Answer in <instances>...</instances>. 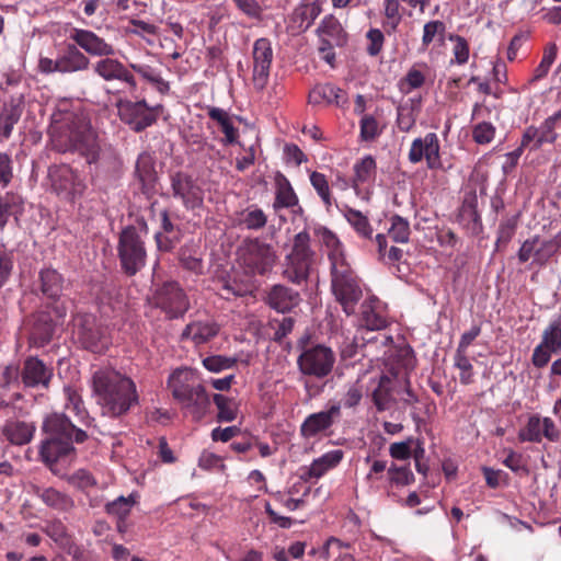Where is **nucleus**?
<instances>
[{
	"mask_svg": "<svg viewBox=\"0 0 561 561\" xmlns=\"http://www.w3.org/2000/svg\"><path fill=\"white\" fill-rule=\"evenodd\" d=\"M69 401L72 404L71 410L79 416L80 423L87 428H96L94 417L90 416L89 413L82 407V400L75 392L69 394Z\"/></svg>",
	"mask_w": 561,
	"mask_h": 561,
	"instance_id": "0e129e2a",
	"label": "nucleus"
},
{
	"mask_svg": "<svg viewBox=\"0 0 561 561\" xmlns=\"http://www.w3.org/2000/svg\"><path fill=\"white\" fill-rule=\"evenodd\" d=\"M15 266V251L0 241V290L9 284Z\"/></svg>",
	"mask_w": 561,
	"mask_h": 561,
	"instance_id": "de8ad7c7",
	"label": "nucleus"
},
{
	"mask_svg": "<svg viewBox=\"0 0 561 561\" xmlns=\"http://www.w3.org/2000/svg\"><path fill=\"white\" fill-rule=\"evenodd\" d=\"M65 318L58 319L50 309H43L32 316L30 329V343L35 347H44L49 344L61 325Z\"/></svg>",
	"mask_w": 561,
	"mask_h": 561,
	"instance_id": "6ab92c4d",
	"label": "nucleus"
},
{
	"mask_svg": "<svg viewBox=\"0 0 561 561\" xmlns=\"http://www.w3.org/2000/svg\"><path fill=\"white\" fill-rule=\"evenodd\" d=\"M216 286L219 295L226 300L242 297L247 294L244 285L230 276L218 278Z\"/></svg>",
	"mask_w": 561,
	"mask_h": 561,
	"instance_id": "603ef678",
	"label": "nucleus"
},
{
	"mask_svg": "<svg viewBox=\"0 0 561 561\" xmlns=\"http://www.w3.org/2000/svg\"><path fill=\"white\" fill-rule=\"evenodd\" d=\"M321 242L327 247L331 262V291L346 313L351 314V265L343 244L337 236L327 227L314 230Z\"/></svg>",
	"mask_w": 561,
	"mask_h": 561,
	"instance_id": "20e7f679",
	"label": "nucleus"
},
{
	"mask_svg": "<svg viewBox=\"0 0 561 561\" xmlns=\"http://www.w3.org/2000/svg\"><path fill=\"white\" fill-rule=\"evenodd\" d=\"M23 211L22 198L13 193L0 195V230H3L11 216L19 219Z\"/></svg>",
	"mask_w": 561,
	"mask_h": 561,
	"instance_id": "37998d69",
	"label": "nucleus"
},
{
	"mask_svg": "<svg viewBox=\"0 0 561 561\" xmlns=\"http://www.w3.org/2000/svg\"><path fill=\"white\" fill-rule=\"evenodd\" d=\"M253 75L252 81L255 90L262 91L270 78V71L273 62L272 43L266 37L257 38L253 44Z\"/></svg>",
	"mask_w": 561,
	"mask_h": 561,
	"instance_id": "aec40b11",
	"label": "nucleus"
},
{
	"mask_svg": "<svg viewBox=\"0 0 561 561\" xmlns=\"http://www.w3.org/2000/svg\"><path fill=\"white\" fill-rule=\"evenodd\" d=\"M172 197L180 201L186 210H195L204 205V190L197 179L184 171L170 173Z\"/></svg>",
	"mask_w": 561,
	"mask_h": 561,
	"instance_id": "4468645a",
	"label": "nucleus"
},
{
	"mask_svg": "<svg viewBox=\"0 0 561 561\" xmlns=\"http://www.w3.org/2000/svg\"><path fill=\"white\" fill-rule=\"evenodd\" d=\"M446 24L440 20H432L424 24L421 51H425L428 47L436 43L438 46L445 45Z\"/></svg>",
	"mask_w": 561,
	"mask_h": 561,
	"instance_id": "79ce46f5",
	"label": "nucleus"
},
{
	"mask_svg": "<svg viewBox=\"0 0 561 561\" xmlns=\"http://www.w3.org/2000/svg\"><path fill=\"white\" fill-rule=\"evenodd\" d=\"M388 325L387 318L380 306L378 298H369L362 305V313L353 336V357L356 348L364 346L366 343L375 341L376 336L371 333L385 329Z\"/></svg>",
	"mask_w": 561,
	"mask_h": 561,
	"instance_id": "f8f14e48",
	"label": "nucleus"
},
{
	"mask_svg": "<svg viewBox=\"0 0 561 561\" xmlns=\"http://www.w3.org/2000/svg\"><path fill=\"white\" fill-rule=\"evenodd\" d=\"M358 126V141L367 146L375 144L386 128L382 114L379 111H375L371 114H363L359 118Z\"/></svg>",
	"mask_w": 561,
	"mask_h": 561,
	"instance_id": "72a5a7b5",
	"label": "nucleus"
},
{
	"mask_svg": "<svg viewBox=\"0 0 561 561\" xmlns=\"http://www.w3.org/2000/svg\"><path fill=\"white\" fill-rule=\"evenodd\" d=\"M419 65H414L409 69L407 75L401 79L399 83L400 91L408 94L414 89L421 88L425 83V76L424 73L417 69ZM420 66H423L426 68V64H421Z\"/></svg>",
	"mask_w": 561,
	"mask_h": 561,
	"instance_id": "6e6d98bb",
	"label": "nucleus"
},
{
	"mask_svg": "<svg viewBox=\"0 0 561 561\" xmlns=\"http://www.w3.org/2000/svg\"><path fill=\"white\" fill-rule=\"evenodd\" d=\"M93 72L106 82L119 81L129 90L137 89V81L130 68L113 56H103L92 65Z\"/></svg>",
	"mask_w": 561,
	"mask_h": 561,
	"instance_id": "412c9836",
	"label": "nucleus"
},
{
	"mask_svg": "<svg viewBox=\"0 0 561 561\" xmlns=\"http://www.w3.org/2000/svg\"><path fill=\"white\" fill-rule=\"evenodd\" d=\"M353 186L371 185L377 176V162L371 154L358 159L353 165Z\"/></svg>",
	"mask_w": 561,
	"mask_h": 561,
	"instance_id": "4c0bfd02",
	"label": "nucleus"
},
{
	"mask_svg": "<svg viewBox=\"0 0 561 561\" xmlns=\"http://www.w3.org/2000/svg\"><path fill=\"white\" fill-rule=\"evenodd\" d=\"M61 75L87 71L90 68V58L73 43L65 44L58 51Z\"/></svg>",
	"mask_w": 561,
	"mask_h": 561,
	"instance_id": "c85d7f7f",
	"label": "nucleus"
},
{
	"mask_svg": "<svg viewBox=\"0 0 561 561\" xmlns=\"http://www.w3.org/2000/svg\"><path fill=\"white\" fill-rule=\"evenodd\" d=\"M49 133L54 148L59 152H78L89 164L102 172L116 175L122 160L114 151H101L98 136L91 125L73 112H56L51 115Z\"/></svg>",
	"mask_w": 561,
	"mask_h": 561,
	"instance_id": "f257e3e1",
	"label": "nucleus"
},
{
	"mask_svg": "<svg viewBox=\"0 0 561 561\" xmlns=\"http://www.w3.org/2000/svg\"><path fill=\"white\" fill-rule=\"evenodd\" d=\"M13 179V161L8 152H0V187H7Z\"/></svg>",
	"mask_w": 561,
	"mask_h": 561,
	"instance_id": "774afa93",
	"label": "nucleus"
},
{
	"mask_svg": "<svg viewBox=\"0 0 561 561\" xmlns=\"http://www.w3.org/2000/svg\"><path fill=\"white\" fill-rule=\"evenodd\" d=\"M117 257L121 271L127 277L137 275L147 263V249L145 240L131 226L124 227L117 241Z\"/></svg>",
	"mask_w": 561,
	"mask_h": 561,
	"instance_id": "6e6552de",
	"label": "nucleus"
},
{
	"mask_svg": "<svg viewBox=\"0 0 561 561\" xmlns=\"http://www.w3.org/2000/svg\"><path fill=\"white\" fill-rule=\"evenodd\" d=\"M356 382L360 390L366 387V391H370L371 399L378 411H385L389 408L391 402L390 377L379 369H370L363 376H359Z\"/></svg>",
	"mask_w": 561,
	"mask_h": 561,
	"instance_id": "dca6fc26",
	"label": "nucleus"
},
{
	"mask_svg": "<svg viewBox=\"0 0 561 561\" xmlns=\"http://www.w3.org/2000/svg\"><path fill=\"white\" fill-rule=\"evenodd\" d=\"M554 354L561 351V317L552 320L542 332L541 342Z\"/></svg>",
	"mask_w": 561,
	"mask_h": 561,
	"instance_id": "3c124183",
	"label": "nucleus"
},
{
	"mask_svg": "<svg viewBox=\"0 0 561 561\" xmlns=\"http://www.w3.org/2000/svg\"><path fill=\"white\" fill-rule=\"evenodd\" d=\"M448 39L454 43L453 54L457 65H465L469 60L470 48L467 39L457 34H449Z\"/></svg>",
	"mask_w": 561,
	"mask_h": 561,
	"instance_id": "680f3d73",
	"label": "nucleus"
},
{
	"mask_svg": "<svg viewBox=\"0 0 561 561\" xmlns=\"http://www.w3.org/2000/svg\"><path fill=\"white\" fill-rule=\"evenodd\" d=\"M213 401L218 409V422H232L238 416V404L232 398H228L220 393H215Z\"/></svg>",
	"mask_w": 561,
	"mask_h": 561,
	"instance_id": "8fccbe9b",
	"label": "nucleus"
},
{
	"mask_svg": "<svg viewBox=\"0 0 561 561\" xmlns=\"http://www.w3.org/2000/svg\"><path fill=\"white\" fill-rule=\"evenodd\" d=\"M196 345L205 344L219 333V325L214 321H194Z\"/></svg>",
	"mask_w": 561,
	"mask_h": 561,
	"instance_id": "13d9d810",
	"label": "nucleus"
},
{
	"mask_svg": "<svg viewBox=\"0 0 561 561\" xmlns=\"http://www.w3.org/2000/svg\"><path fill=\"white\" fill-rule=\"evenodd\" d=\"M153 304L169 320L183 318L190 309V300L181 285L175 280H167L157 285Z\"/></svg>",
	"mask_w": 561,
	"mask_h": 561,
	"instance_id": "ddd939ff",
	"label": "nucleus"
},
{
	"mask_svg": "<svg viewBox=\"0 0 561 561\" xmlns=\"http://www.w3.org/2000/svg\"><path fill=\"white\" fill-rule=\"evenodd\" d=\"M64 276L55 268L45 267L38 272L32 291L41 299L43 306L50 309L60 319L66 318L68 300L64 297Z\"/></svg>",
	"mask_w": 561,
	"mask_h": 561,
	"instance_id": "0eeeda50",
	"label": "nucleus"
},
{
	"mask_svg": "<svg viewBox=\"0 0 561 561\" xmlns=\"http://www.w3.org/2000/svg\"><path fill=\"white\" fill-rule=\"evenodd\" d=\"M69 39L87 56L101 58L115 55V47L91 30L72 27Z\"/></svg>",
	"mask_w": 561,
	"mask_h": 561,
	"instance_id": "4be33fe9",
	"label": "nucleus"
},
{
	"mask_svg": "<svg viewBox=\"0 0 561 561\" xmlns=\"http://www.w3.org/2000/svg\"><path fill=\"white\" fill-rule=\"evenodd\" d=\"M321 7L318 2L301 3L293 13V20L301 31H307L320 15Z\"/></svg>",
	"mask_w": 561,
	"mask_h": 561,
	"instance_id": "a18cd8bd",
	"label": "nucleus"
},
{
	"mask_svg": "<svg viewBox=\"0 0 561 561\" xmlns=\"http://www.w3.org/2000/svg\"><path fill=\"white\" fill-rule=\"evenodd\" d=\"M135 176L140 183V191L147 198L156 193L158 173L156 171V161L151 153L142 151L139 153L135 164Z\"/></svg>",
	"mask_w": 561,
	"mask_h": 561,
	"instance_id": "bb28decb",
	"label": "nucleus"
},
{
	"mask_svg": "<svg viewBox=\"0 0 561 561\" xmlns=\"http://www.w3.org/2000/svg\"><path fill=\"white\" fill-rule=\"evenodd\" d=\"M159 252H171L180 241V228L172 221L168 209L159 213V229L153 236Z\"/></svg>",
	"mask_w": 561,
	"mask_h": 561,
	"instance_id": "cd10ccee",
	"label": "nucleus"
},
{
	"mask_svg": "<svg viewBox=\"0 0 561 561\" xmlns=\"http://www.w3.org/2000/svg\"><path fill=\"white\" fill-rule=\"evenodd\" d=\"M317 32L321 38L320 53L332 49L333 46L342 47L347 43V33L343 30L341 23L332 15L325 16Z\"/></svg>",
	"mask_w": 561,
	"mask_h": 561,
	"instance_id": "c756f323",
	"label": "nucleus"
},
{
	"mask_svg": "<svg viewBox=\"0 0 561 561\" xmlns=\"http://www.w3.org/2000/svg\"><path fill=\"white\" fill-rule=\"evenodd\" d=\"M298 205V197L289 180L279 171L275 174V199L273 207L275 210L280 208H291Z\"/></svg>",
	"mask_w": 561,
	"mask_h": 561,
	"instance_id": "f704fd0d",
	"label": "nucleus"
},
{
	"mask_svg": "<svg viewBox=\"0 0 561 561\" xmlns=\"http://www.w3.org/2000/svg\"><path fill=\"white\" fill-rule=\"evenodd\" d=\"M35 493L47 506L54 510L67 512L73 507V501L54 488H37Z\"/></svg>",
	"mask_w": 561,
	"mask_h": 561,
	"instance_id": "c03bdc74",
	"label": "nucleus"
},
{
	"mask_svg": "<svg viewBox=\"0 0 561 561\" xmlns=\"http://www.w3.org/2000/svg\"><path fill=\"white\" fill-rule=\"evenodd\" d=\"M348 101V94L345 90L336 87L334 83H324L314 87L309 93V103L311 104H334L344 108Z\"/></svg>",
	"mask_w": 561,
	"mask_h": 561,
	"instance_id": "473e14b6",
	"label": "nucleus"
},
{
	"mask_svg": "<svg viewBox=\"0 0 561 561\" xmlns=\"http://www.w3.org/2000/svg\"><path fill=\"white\" fill-rule=\"evenodd\" d=\"M238 261L249 275H265L272 271L277 255L271 244L259 238H247L237 251Z\"/></svg>",
	"mask_w": 561,
	"mask_h": 561,
	"instance_id": "1a4fd4ad",
	"label": "nucleus"
},
{
	"mask_svg": "<svg viewBox=\"0 0 561 561\" xmlns=\"http://www.w3.org/2000/svg\"><path fill=\"white\" fill-rule=\"evenodd\" d=\"M518 438L522 442L537 444L541 443L543 438L550 443H558L561 439V430L551 417L533 414L525 427L520 430Z\"/></svg>",
	"mask_w": 561,
	"mask_h": 561,
	"instance_id": "a211bd4d",
	"label": "nucleus"
},
{
	"mask_svg": "<svg viewBox=\"0 0 561 561\" xmlns=\"http://www.w3.org/2000/svg\"><path fill=\"white\" fill-rule=\"evenodd\" d=\"M495 136V127L488 122L477 124L472 129V138L479 145L490 144Z\"/></svg>",
	"mask_w": 561,
	"mask_h": 561,
	"instance_id": "69168bd1",
	"label": "nucleus"
},
{
	"mask_svg": "<svg viewBox=\"0 0 561 561\" xmlns=\"http://www.w3.org/2000/svg\"><path fill=\"white\" fill-rule=\"evenodd\" d=\"M388 236L394 242L407 243L410 237L409 221L399 215L392 216Z\"/></svg>",
	"mask_w": 561,
	"mask_h": 561,
	"instance_id": "4d7b16f0",
	"label": "nucleus"
},
{
	"mask_svg": "<svg viewBox=\"0 0 561 561\" xmlns=\"http://www.w3.org/2000/svg\"><path fill=\"white\" fill-rule=\"evenodd\" d=\"M539 238L534 237L533 239H527L522 244L518 251V260L522 263H526L531 256L535 257L537 262H545L552 254L554 244L552 241H546L542 245L536 250V244L538 243Z\"/></svg>",
	"mask_w": 561,
	"mask_h": 561,
	"instance_id": "58836bf2",
	"label": "nucleus"
},
{
	"mask_svg": "<svg viewBox=\"0 0 561 561\" xmlns=\"http://www.w3.org/2000/svg\"><path fill=\"white\" fill-rule=\"evenodd\" d=\"M137 503V495L131 493L128 496L121 495L114 501L107 502L105 512L116 518H127L133 506Z\"/></svg>",
	"mask_w": 561,
	"mask_h": 561,
	"instance_id": "09e8293b",
	"label": "nucleus"
},
{
	"mask_svg": "<svg viewBox=\"0 0 561 561\" xmlns=\"http://www.w3.org/2000/svg\"><path fill=\"white\" fill-rule=\"evenodd\" d=\"M300 295L297 290L285 285L277 284L270 288L265 302L272 309L280 313L290 312L300 302Z\"/></svg>",
	"mask_w": 561,
	"mask_h": 561,
	"instance_id": "7c9ffc66",
	"label": "nucleus"
},
{
	"mask_svg": "<svg viewBox=\"0 0 561 561\" xmlns=\"http://www.w3.org/2000/svg\"><path fill=\"white\" fill-rule=\"evenodd\" d=\"M179 261L181 266L196 275L204 273V263L201 248L194 242H187L179 250Z\"/></svg>",
	"mask_w": 561,
	"mask_h": 561,
	"instance_id": "c9c22d12",
	"label": "nucleus"
},
{
	"mask_svg": "<svg viewBox=\"0 0 561 561\" xmlns=\"http://www.w3.org/2000/svg\"><path fill=\"white\" fill-rule=\"evenodd\" d=\"M73 333L80 345L92 353H104L111 344L106 330L90 312L75 314Z\"/></svg>",
	"mask_w": 561,
	"mask_h": 561,
	"instance_id": "9b49d317",
	"label": "nucleus"
},
{
	"mask_svg": "<svg viewBox=\"0 0 561 561\" xmlns=\"http://www.w3.org/2000/svg\"><path fill=\"white\" fill-rule=\"evenodd\" d=\"M35 433V426L24 421H8L2 434L13 445H25L31 442Z\"/></svg>",
	"mask_w": 561,
	"mask_h": 561,
	"instance_id": "e433bc0d",
	"label": "nucleus"
},
{
	"mask_svg": "<svg viewBox=\"0 0 561 561\" xmlns=\"http://www.w3.org/2000/svg\"><path fill=\"white\" fill-rule=\"evenodd\" d=\"M557 45L554 43L552 44H549L545 51H543V56L541 58V61L539 62V65L535 68L534 70V75L533 77L529 79V84H533L539 80H541L542 78H545L548 72H549V69L551 67V65L553 64L556 57H557Z\"/></svg>",
	"mask_w": 561,
	"mask_h": 561,
	"instance_id": "5fc2aeb1",
	"label": "nucleus"
},
{
	"mask_svg": "<svg viewBox=\"0 0 561 561\" xmlns=\"http://www.w3.org/2000/svg\"><path fill=\"white\" fill-rule=\"evenodd\" d=\"M455 366L460 370L459 379L462 385H470L473 381V367L467 353L456 352Z\"/></svg>",
	"mask_w": 561,
	"mask_h": 561,
	"instance_id": "e2e57ef3",
	"label": "nucleus"
},
{
	"mask_svg": "<svg viewBox=\"0 0 561 561\" xmlns=\"http://www.w3.org/2000/svg\"><path fill=\"white\" fill-rule=\"evenodd\" d=\"M267 216L255 205H251L240 213L238 225L248 230H260L265 227Z\"/></svg>",
	"mask_w": 561,
	"mask_h": 561,
	"instance_id": "49530a36",
	"label": "nucleus"
},
{
	"mask_svg": "<svg viewBox=\"0 0 561 561\" xmlns=\"http://www.w3.org/2000/svg\"><path fill=\"white\" fill-rule=\"evenodd\" d=\"M561 126V110L553 115L547 117L542 124L537 127L539 129V138L535 141L531 150H538L545 144H553L558 138L557 129Z\"/></svg>",
	"mask_w": 561,
	"mask_h": 561,
	"instance_id": "a19ab883",
	"label": "nucleus"
},
{
	"mask_svg": "<svg viewBox=\"0 0 561 561\" xmlns=\"http://www.w3.org/2000/svg\"><path fill=\"white\" fill-rule=\"evenodd\" d=\"M92 294L102 313L108 314L121 305V286L112 278H104L92 284Z\"/></svg>",
	"mask_w": 561,
	"mask_h": 561,
	"instance_id": "a878e982",
	"label": "nucleus"
},
{
	"mask_svg": "<svg viewBox=\"0 0 561 561\" xmlns=\"http://www.w3.org/2000/svg\"><path fill=\"white\" fill-rule=\"evenodd\" d=\"M408 159L413 164L425 160L430 170L440 169L442 159L438 136L435 133H427L424 137L415 138L411 144Z\"/></svg>",
	"mask_w": 561,
	"mask_h": 561,
	"instance_id": "f3484780",
	"label": "nucleus"
},
{
	"mask_svg": "<svg viewBox=\"0 0 561 561\" xmlns=\"http://www.w3.org/2000/svg\"><path fill=\"white\" fill-rule=\"evenodd\" d=\"M317 254L311 248L309 232L304 229L295 234L290 252L285 256L284 277L297 285L306 282L316 263Z\"/></svg>",
	"mask_w": 561,
	"mask_h": 561,
	"instance_id": "423d86ee",
	"label": "nucleus"
},
{
	"mask_svg": "<svg viewBox=\"0 0 561 561\" xmlns=\"http://www.w3.org/2000/svg\"><path fill=\"white\" fill-rule=\"evenodd\" d=\"M93 390L105 416L119 417L139 402L136 383L116 371H96Z\"/></svg>",
	"mask_w": 561,
	"mask_h": 561,
	"instance_id": "7ed1b4c3",
	"label": "nucleus"
},
{
	"mask_svg": "<svg viewBox=\"0 0 561 561\" xmlns=\"http://www.w3.org/2000/svg\"><path fill=\"white\" fill-rule=\"evenodd\" d=\"M130 71L138 73L145 81L151 84L160 94H167L170 91V83L161 76V71L150 65L130 62Z\"/></svg>",
	"mask_w": 561,
	"mask_h": 561,
	"instance_id": "ea45409f",
	"label": "nucleus"
},
{
	"mask_svg": "<svg viewBox=\"0 0 561 561\" xmlns=\"http://www.w3.org/2000/svg\"><path fill=\"white\" fill-rule=\"evenodd\" d=\"M193 374L187 368L175 369L168 378V388L172 397L191 413L195 421L205 417L209 407L210 399L202 383H193L191 379Z\"/></svg>",
	"mask_w": 561,
	"mask_h": 561,
	"instance_id": "39448f33",
	"label": "nucleus"
},
{
	"mask_svg": "<svg viewBox=\"0 0 561 561\" xmlns=\"http://www.w3.org/2000/svg\"><path fill=\"white\" fill-rule=\"evenodd\" d=\"M24 105L22 98H12L0 107V142L8 140L21 119Z\"/></svg>",
	"mask_w": 561,
	"mask_h": 561,
	"instance_id": "2f4dec72",
	"label": "nucleus"
},
{
	"mask_svg": "<svg viewBox=\"0 0 561 561\" xmlns=\"http://www.w3.org/2000/svg\"><path fill=\"white\" fill-rule=\"evenodd\" d=\"M388 478L392 484L404 486L414 482V474L410 466H397L392 463L388 468Z\"/></svg>",
	"mask_w": 561,
	"mask_h": 561,
	"instance_id": "bf43d9fd",
	"label": "nucleus"
},
{
	"mask_svg": "<svg viewBox=\"0 0 561 561\" xmlns=\"http://www.w3.org/2000/svg\"><path fill=\"white\" fill-rule=\"evenodd\" d=\"M310 182L323 203L329 207L331 205L330 188L325 176L317 171L310 174Z\"/></svg>",
	"mask_w": 561,
	"mask_h": 561,
	"instance_id": "338daca9",
	"label": "nucleus"
},
{
	"mask_svg": "<svg viewBox=\"0 0 561 561\" xmlns=\"http://www.w3.org/2000/svg\"><path fill=\"white\" fill-rule=\"evenodd\" d=\"M238 359L236 357H228L224 355H211L203 359L204 367L211 373H220L222 370L236 366Z\"/></svg>",
	"mask_w": 561,
	"mask_h": 561,
	"instance_id": "052dcab7",
	"label": "nucleus"
},
{
	"mask_svg": "<svg viewBox=\"0 0 561 561\" xmlns=\"http://www.w3.org/2000/svg\"><path fill=\"white\" fill-rule=\"evenodd\" d=\"M341 416V405L332 404L328 410L308 415L300 426L305 438L316 437L327 431Z\"/></svg>",
	"mask_w": 561,
	"mask_h": 561,
	"instance_id": "393cba45",
	"label": "nucleus"
},
{
	"mask_svg": "<svg viewBox=\"0 0 561 561\" xmlns=\"http://www.w3.org/2000/svg\"><path fill=\"white\" fill-rule=\"evenodd\" d=\"M116 107L119 119L135 133H142L153 126L164 108L162 104L150 106L145 99H121L116 102Z\"/></svg>",
	"mask_w": 561,
	"mask_h": 561,
	"instance_id": "9d476101",
	"label": "nucleus"
},
{
	"mask_svg": "<svg viewBox=\"0 0 561 561\" xmlns=\"http://www.w3.org/2000/svg\"><path fill=\"white\" fill-rule=\"evenodd\" d=\"M519 214L506 218L500 222L495 242L496 250L505 248L513 239L518 226Z\"/></svg>",
	"mask_w": 561,
	"mask_h": 561,
	"instance_id": "864d4df0",
	"label": "nucleus"
},
{
	"mask_svg": "<svg viewBox=\"0 0 561 561\" xmlns=\"http://www.w3.org/2000/svg\"><path fill=\"white\" fill-rule=\"evenodd\" d=\"M42 433L39 456L47 465L73 455L75 444H82L89 438L87 431L76 426L64 412L47 414L42 423Z\"/></svg>",
	"mask_w": 561,
	"mask_h": 561,
	"instance_id": "f03ea898",
	"label": "nucleus"
},
{
	"mask_svg": "<svg viewBox=\"0 0 561 561\" xmlns=\"http://www.w3.org/2000/svg\"><path fill=\"white\" fill-rule=\"evenodd\" d=\"M54 192L68 201H75L84 188L79 175L69 167H62L50 174Z\"/></svg>",
	"mask_w": 561,
	"mask_h": 561,
	"instance_id": "b1692460",
	"label": "nucleus"
},
{
	"mask_svg": "<svg viewBox=\"0 0 561 561\" xmlns=\"http://www.w3.org/2000/svg\"><path fill=\"white\" fill-rule=\"evenodd\" d=\"M334 360L335 357L330 347L317 344L302 351L297 358V365L304 375L324 378L331 373Z\"/></svg>",
	"mask_w": 561,
	"mask_h": 561,
	"instance_id": "2eb2a0df",
	"label": "nucleus"
},
{
	"mask_svg": "<svg viewBox=\"0 0 561 561\" xmlns=\"http://www.w3.org/2000/svg\"><path fill=\"white\" fill-rule=\"evenodd\" d=\"M53 375L54 373L50 366H47L38 357L31 356L24 360L21 370V381L26 388L47 389Z\"/></svg>",
	"mask_w": 561,
	"mask_h": 561,
	"instance_id": "5701e85b",
	"label": "nucleus"
}]
</instances>
